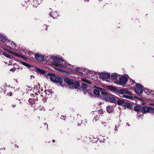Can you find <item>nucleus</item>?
<instances>
[{"mask_svg":"<svg viewBox=\"0 0 154 154\" xmlns=\"http://www.w3.org/2000/svg\"><path fill=\"white\" fill-rule=\"evenodd\" d=\"M72 85L73 88L76 89L78 88L80 86L79 83V82H74V81L73 84Z\"/></svg>","mask_w":154,"mask_h":154,"instance_id":"f3484780","label":"nucleus"},{"mask_svg":"<svg viewBox=\"0 0 154 154\" xmlns=\"http://www.w3.org/2000/svg\"><path fill=\"white\" fill-rule=\"evenodd\" d=\"M125 101L123 100H119V98L118 97V99L116 101L117 104L119 105H122L123 106V105H124V103L125 102Z\"/></svg>","mask_w":154,"mask_h":154,"instance_id":"aec40b11","label":"nucleus"},{"mask_svg":"<svg viewBox=\"0 0 154 154\" xmlns=\"http://www.w3.org/2000/svg\"><path fill=\"white\" fill-rule=\"evenodd\" d=\"M49 15L52 17H53V18H54V17H53V16L52 15V13L51 12H50L49 14Z\"/></svg>","mask_w":154,"mask_h":154,"instance_id":"a18cd8bd","label":"nucleus"},{"mask_svg":"<svg viewBox=\"0 0 154 154\" xmlns=\"http://www.w3.org/2000/svg\"><path fill=\"white\" fill-rule=\"evenodd\" d=\"M64 81L68 85H73L74 83V81L72 79H70L67 78H65L64 79Z\"/></svg>","mask_w":154,"mask_h":154,"instance_id":"9b49d317","label":"nucleus"},{"mask_svg":"<svg viewBox=\"0 0 154 154\" xmlns=\"http://www.w3.org/2000/svg\"><path fill=\"white\" fill-rule=\"evenodd\" d=\"M34 69L35 70V72L37 73H38L40 74H46V72L45 70H42L38 68L35 67Z\"/></svg>","mask_w":154,"mask_h":154,"instance_id":"4468645a","label":"nucleus"},{"mask_svg":"<svg viewBox=\"0 0 154 154\" xmlns=\"http://www.w3.org/2000/svg\"><path fill=\"white\" fill-rule=\"evenodd\" d=\"M35 58L38 61H43L44 60V56L38 53H35Z\"/></svg>","mask_w":154,"mask_h":154,"instance_id":"6e6552de","label":"nucleus"},{"mask_svg":"<svg viewBox=\"0 0 154 154\" xmlns=\"http://www.w3.org/2000/svg\"><path fill=\"white\" fill-rule=\"evenodd\" d=\"M45 125H47V128H48V125H47V123H45ZM47 130H48V129H47Z\"/></svg>","mask_w":154,"mask_h":154,"instance_id":"09e8293b","label":"nucleus"},{"mask_svg":"<svg viewBox=\"0 0 154 154\" xmlns=\"http://www.w3.org/2000/svg\"><path fill=\"white\" fill-rule=\"evenodd\" d=\"M51 57L52 59L56 62V64L57 66L60 68L65 67L64 65L66 64V61L64 62V64L63 62L61 63L64 61L62 57H60L58 56H51Z\"/></svg>","mask_w":154,"mask_h":154,"instance_id":"f03ea898","label":"nucleus"},{"mask_svg":"<svg viewBox=\"0 0 154 154\" xmlns=\"http://www.w3.org/2000/svg\"><path fill=\"white\" fill-rule=\"evenodd\" d=\"M149 107L143 106L142 107L141 111L143 113H145L146 112H148L149 111Z\"/></svg>","mask_w":154,"mask_h":154,"instance_id":"dca6fc26","label":"nucleus"},{"mask_svg":"<svg viewBox=\"0 0 154 154\" xmlns=\"http://www.w3.org/2000/svg\"><path fill=\"white\" fill-rule=\"evenodd\" d=\"M108 89L110 90L119 93V90L117 89L114 86H108Z\"/></svg>","mask_w":154,"mask_h":154,"instance_id":"a211bd4d","label":"nucleus"},{"mask_svg":"<svg viewBox=\"0 0 154 154\" xmlns=\"http://www.w3.org/2000/svg\"><path fill=\"white\" fill-rule=\"evenodd\" d=\"M142 107L140 106H136L134 107V109L135 111H141Z\"/></svg>","mask_w":154,"mask_h":154,"instance_id":"4be33fe9","label":"nucleus"},{"mask_svg":"<svg viewBox=\"0 0 154 154\" xmlns=\"http://www.w3.org/2000/svg\"><path fill=\"white\" fill-rule=\"evenodd\" d=\"M38 86L37 85H36L35 86V87H34V88H36L37 89H38L40 88V85L38 83Z\"/></svg>","mask_w":154,"mask_h":154,"instance_id":"4c0bfd02","label":"nucleus"},{"mask_svg":"<svg viewBox=\"0 0 154 154\" xmlns=\"http://www.w3.org/2000/svg\"><path fill=\"white\" fill-rule=\"evenodd\" d=\"M76 71L79 73H83V72L82 71V69L80 68H77L76 69Z\"/></svg>","mask_w":154,"mask_h":154,"instance_id":"c756f323","label":"nucleus"},{"mask_svg":"<svg viewBox=\"0 0 154 154\" xmlns=\"http://www.w3.org/2000/svg\"><path fill=\"white\" fill-rule=\"evenodd\" d=\"M7 39L5 36L2 35H0V40L2 42H5Z\"/></svg>","mask_w":154,"mask_h":154,"instance_id":"412c9836","label":"nucleus"},{"mask_svg":"<svg viewBox=\"0 0 154 154\" xmlns=\"http://www.w3.org/2000/svg\"><path fill=\"white\" fill-rule=\"evenodd\" d=\"M119 125H115V131H118L117 128L119 127Z\"/></svg>","mask_w":154,"mask_h":154,"instance_id":"58836bf2","label":"nucleus"},{"mask_svg":"<svg viewBox=\"0 0 154 154\" xmlns=\"http://www.w3.org/2000/svg\"><path fill=\"white\" fill-rule=\"evenodd\" d=\"M52 141L53 142H55V140H52Z\"/></svg>","mask_w":154,"mask_h":154,"instance_id":"864d4df0","label":"nucleus"},{"mask_svg":"<svg viewBox=\"0 0 154 154\" xmlns=\"http://www.w3.org/2000/svg\"><path fill=\"white\" fill-rule=\"evenodd\" d=\"M117 79V75L116 74L112 73L111 76V78L110 79V80H111V81H110L111 82H114V83H116V82L118 81Z\"/></svg>","mask_w":154,"mask_h":154,"instance_id":"9d476101","label":"nucleus"},{"mask_svg":"<svg viewBox=\"0 0 154 154\" xmlns=\"http://www.w3.org/2000/svg\"><path fill=\"white\" fill-rule=\"evenodd\" d=\"M3 87L4 88H5V86H3Z\"/></svg>","mask_w":154,"mask_h":154,"instance_id":"69168bd1","label":"nucleus"},{"mask_svg":"<svg viewBox=\"0 0 154 154\" xmlns=\"http://www.w3.org/2000/svg\"><path fill=\"white\" fill-rule=\"evenodd\" d=\"M28 101L29 104L31 105L35 103V101L32 98L29 99Z\"/></svg>","mask_w":154,"mask_h":154,"instance_id":"a878e982","label":"nucleus"},{"mask_svg":"<svg viewBox=\"0 0 154 154\" xmlns=\"http://www.w3.org/2000/svg\"><path fill=\"white\" fill-rule=\"evenodd\" d=\"M36 95H38V97L36 96L35 98V100L36 101H38V98H42L43 97V96L42 95L38 94H36Z\"/></svg>","mask_w":154,"mask_h":154,"instance_id":"bb28decb","label":"nucleus"},{"mask_svg":"<svg viewBox=\"0 0 154 154\" xmlns=\"http://www.w3.org/2000/svg\"><path fill=\"white\" fill-rule=\"evenodd\" d=\"M32 78H34V76H33V75H31V76H30V79H32Z\"/></svg>","mask_w":154,"mask_h":154,"instance_id":"49530a36","label":"nucleus"},{"mask_svg":"<svg viewBox=\"0 0 154 154\" xmlns=\"http://www.w3.org/2000/svg\"><path fill=\"white\" fill-rule=\"evenodd\" d=\"M4 148V150H5V148L4 147V148Z\"/></svg>","mask_w":154,"mask_h":154,"instance_id":"4d7b16f0","label":"nucleus"},{"mask_svg":"<svg viewBox=\"0 0 154 154\" xmlns=\"http://www.w3.org/2000/svg\"><path fill=\"white\" fill-rule=\"evenodd\" d=\"M128 81L127 78L125 76L122 77L120 78L119 82L118 81L116 82V84L122 85L123 87L125 86V84Z\"/></svg>","mask_w":154,"mask_h":154,"instance_id":"20e7f679","label":"nucleus"},{"mask_svg":"<svg viewBox=\"0 0 154 154\" xmlns=\"http://www.w3.org/2000/svg\"><path fill=\"white\" fill-rule=\"evenodd\" d=\"M46 100H47V99L45 98H42V100L44 101V102H46Z\"/></svg>","mask_w":154,"mask_h":154,"instance_id":"37998d69","label":"nucleus"},{"mask_svg":"<svg viewBox=\"0 0 154 154\" xmlns=\"http://www.w3.org/2000/svg\"><path fill=\"white\" fill-rule=\"evenodd\" d=\"M22 64L23 65H24L25 66L27 67L28 68L30 69L31 68H31L32 70H35V69H34L35 67H34V66H30V65H29V64L28 63H27L24 62H23L22 63Z\"/></svg>","mask_w":154,"mask_h":154,"instance_id":"6ab92c4d","label":"nucleus"},{"mask_svg":"<svg viewBox=\"0 0 154 154\" xmlns=\"http://www.w3.org/2000/svg\"><path fill=\"white\" fill-rule=\"evenodd\" d=\"M18 100L19 101H20V99H18Z\"/></svg>","mask_w":154,"mask_h":154,"instance_id":"13d9d810","label":"nucleus"},{"mask_svg":"<svg viewBox=\"0 0 154 154\" xmlns=\"http://www.w3.org/2000/svg\"><path fill=\"white\" fill-rule=\"evenodd\" d=\"M136 85L135 87V91L138 94H140L143 92V87L141 85L136 83Z\"/></svg>","mask_w":154,"mask_h":154,"instance_id":"7ed1b4c3","label":"nucleus"},{"mask_svg":"<svg viewBox=\"0 0 154 154\" xmlns=\"http://www.w3.org/2000/svg\"><path fill=\"white\" fill-rule=\"evenodd\" d=\"M28 54L30 55H31L32 54H34L32 53V52H30V51H29L28 52Z\"/></svg>","mask_w":154,"mask_h":154,"instance_id":"c03bdc74","label":"nucleus"},{"mask_svg":"<svg viewBox=\"0 0 154 154\" xmlns=\"http://www.w3.org/2000/svg\"><path fill=\"white\" fill-rule=\"evenodd\" d=\"M98 112L99 113L101 114H103L104 113V111L103 109H100L99 110Z\"/></svg>","mask_w":154,"mask_h":154,"instance_id":"7c9ffc66","label":"nucleus"},{"mask_svg":"<svg viewBox=\"0 0 154 154\" xmlns=\"http://www.w3.org/2000/svg\"><path fill=\"white\" fill-rule=\"evenodd\" d=\"M11 45H12V47L14 49L17 50L18 49L17 46L13 42H11Z\"/></svg>","mask_w":154,"mask_h":154,"instance_id":"393cba45","label":"nucleus"},{"mask_svg":"<svg viewBox=\"0 0 154 154\" xmlns=\"http://www.w3.org/2000/svg\"><path fill=\"white\" fill-rule=\"evenodd\" d=\"M30 95L31 96V97H34V94H30ZM34 97H35V96H34Z\"/></svg>","mask_w":154,"mask_h":154,"instance_id":"de8ad7c7","label":"nucleus"},{"mask_svg":"<svg viewBox=\"0 0 154 154\" xmlns=\"http://www.w3.org/2000/svg\"><path fill=\"white\" fill-rule=\"evenodd\" d=\"M88 94L89 95V96L90 97H93V95L92 94V92L91 91L89 90L88 91Z\"/></svg>","mask_w":154,"mask_h":154,"instance_id":"2f4dec72","label":"nucleus"},{"mask_svg":"<svg viewBox=\"0 0 154 154\" xmlns=\"http://www.w3.org/2000/svg\"><path fill=\"white\" fill-rule=\"evenodd\" d=\"M15 69H14V68H12L11 69H10V71H11L14 72L15 71Z\"/></svg>","mask_w":154,"mask_h":154,"instance_id":"79ce46f5","label":"nucleus"},{"mask_svg":"<svg viewBox=\"0 0 154 154\" xmlns=\"http://www.w3.org/2000/svg\"><path fill=\"white\" fill-rule=\"evenodd\" d=\"M100 77L103 79H107L110 77V74L108 73L102 72L100 73Z\"/></svg>","mask_w":154,"mask_h":154,"instance_id":"423d86ee","label":"nucleus"},{"mask_svg":"<svg viewBox=\"0 0 154 154\" xmlns=\"http://www.w3.org/2000/svg\"><path fill=\"white\" fill-rule=\"evenodd\" d=\"M101 95L103 99L107 101L110 94L106 92H101Z\"/></svg>","mask_w":154,"mask_h":154,"instance_id":"1a4fd4ad","label":"nucleus"},{"mask_svg":"<svg viewBox=\"0 0 154 154\" xmlns=\"http://www.w3.org/2000/svg\"><path fill=\"white\" fill-rule=\"evenodd\" d=\"M45 92L46 95H49L50 93H51V92H50L49 90H46L45 91Z\"/></svg>","mask_w":154,"mask_h":154,"instance_id":"c9c22d12","label":"nucleus"},{"mask_svg":"<svg viewBox=\"0 0 154 154\" xmlns=\"http://www.w3.org/2000/svg\"><path fill=\"white\" fill-rule=\"evenodd\" d=\"M81 80L84 82H86L89 84H91V82L89 80H88L86 79L85 78H82L81 79Z\"/></svg>","mask_w":154,"mask_h":154,"instance_id":"cd10ccee","label":"nucleus"},{"mask_svg":"<svg viewBox=\"0 0 154 154\" xmlns=\"http://www.w3.org/2000/svg\"><path fill=\"white\" fill-rule=\"evenodd\" d=\"M79 116V114H78L77 116Z\"/></svg>","mask_w":154,"mask_h":154,"instance_id":"e2e57ef3","label":"nucleus"},{"mask_svg":"<svg viewBox=\"0 0 154 154\" xmlns=\"http://www.w3.org/2000/svg\"><path fill=\"white\" fill-rule=\"evenodd\" d=\"M93 93L95 95L97 96L98 97H99L100 96V93L99 91L97 90H94Z\"/></svg>","mask_w":154,"mask_h":154,"instance_id":"5701e85b","label":"nucleus"},{"mask_svg":"<svg viewBox=\"0 0 154 154\" xmlns=\"http://www.w3.org/2000/svg\"><path fill=\"white\" fill-rule=\"evenodd\" d=\"M1 149H2H2H0V150H1Z\"/></svg>","mask_w":154,"mask_h":154,"instance_id":"0e129e2a","label":"nucleus"},{"mask_svg":"<svg viewBox=\"0 0 154 154\" xmlns=\"http://www.w3.org/2000/svg\"><path fill=\"white\" fill-rule=\"evenodd\" d=\"M132 82H133V83H136L135 82V81L134 80H132Z\"/></svg>","mask_w":154,"mask_h":154,"instance_id":"603ef678","label":"nucleus"},{"mask_svg":"<svg viewBox=\"0 0 154 154\" xmlns=\"http://www.w3.org/2000/svg\"><path fill=\"white\" fill-rule=\"evenodd\" d=\"M123 106L131 109L132 108V104L129 101H125Z\"/></svg>","mask_w":154,"mask_h":154,"instance_id":"ddd939ff","label":"nucleus"},{"mask_svg":"<svg viewBox=\"0 0 154 154\" xmlns=\"http://www.w3.org/2000/svg\"><path fill=\"white\" fill-rule=\"evenodd\" d=\"M127 124V125L128 126H130V125L128 123H126Z\"/></svg>","mask_w":154,"mask_h":154,"instance_id":"3c124183","label":"nucleus"},{"mask_svg":"<svg viewBox=\"0 0 154 154\" xmlns=\"http://www.w3.org/2000/svg\"><path fill=\"white\" fill-rule=\"evenodd\" d=\"M11 53H13V52H11Z\"/></svg>","mask_w":154,"mask_h":154,"instance_id":"052dcab7","label":"nucleus"},{"mask_svg":"<svg viewBox=\"0 0 154 154\" xmlns=\"http://www.w3.org/2000/svg\"><path fill=\"white\" fill-rule=\"evenodd\" d=\"M62 117H64V116H62Z\"/></svg>","mask_w":154,"mask_h":154,"instance_id":"bf43d9fd","label":"nucleus"},{"mask_svg":"<svg viewBox=\"0 0 154 154\" xmlns=\"http://www.w3.org/2000/svg\"><path fill=\"white\" fill-rule=\"evenodd\" d=\"M149 112L152 113H154V108L149 107Z\"/></svg>","mask_w":154,"mask_h":154,"instance_id":"f704fd0d","label":"nucleus"},{"mask_svg":"<svg viewBox=\"0 0 154 154\" xmlns=\"http://www.w3.org/2000/svg\"><path fill=\"white\" fill-rule=\"evenodd\" d=\"M20 103H21V102H20Z\"/></svg>","mask_w":154,"mask_h":154,"instance_id":"680f3d73","label":"nucleus"},{"mask_svg":"<svg viewBox=\"0 0 154 154\" xmlns=\"http://www.w3.org/2000/svg\"><path fill=\"white\" fill-rule=\"evenodd\" d=\"M82 88L84 89H86L87 88V85L85 83H82L81 84Z\"/></svg>","mask_w":154,"mask_h":154,"instance_id":"c85d7f7f","label":"nucleus"},{"mask_svg":"<svg viewBox=\"0 0 154 154\" xmlns=\"http://www.w3.org/2000/svg\"><path fill=\"white\" fill-rule=\"evenodd\" d=\"M15 106H16V105H12V106L13 107V108H14V107H15Z\"/></svg>","mask_w":154,"mask_h":154,"instance_id":"8fccbe9b","label":"nucleus"},{"mask_svg":"<svg viewBox=\"0 0 154 154\" xmlns=\"http://www.w3.org/2000/svg\"><path fill=\"white\" fill-rule=\"evenodd\" d=\"M85 1H89V0H84Z\"/></svg>","mask_w":154,"mask_h":154,"instance_id":"6e6d98bb","label":"nucleus"},{"mask_svg":"<svg viewBox=\"0 0 154 154\" xmlns=\"http://www.w3.org/2000/svg\"><path fill=\"white\" fill-rule=\"evenodd\" d=\"M123 97L128 99H131L132 98V97L131 96H129L127 95H123Z\"/></svg>","mask_w":154,"mask_h":154,"instance_id":"72a5a7b5","label":"nucleus"},{"mask_svg":"<svg viewBox=\"0 0 154 154\" xmlns=\"http://www.w3.org/2000/svg\"><path fill=\"white\" fill-rule=\"evenodd\" d=\"M88 91H89V90H87V91H84V94L85 95L87 94H88L87 92H88Z\"/></svg>","mask_w":154,"mask_h":154,"instance_id":"a19ab883","label":"nucleus"},{"mask_svg":"<svg viewBox=\"0 0 154 154\" xmlns=\"http://www.w3.org/2000/svg\"><path fill=\"white\" fill-rule=\"evenodd\" d=\"M106 111L108 113H111L114 112V109L112 106L109 105L106 107Z\"/></svg>","mask_w":154,"mask_h":154,"instance_id":"f8f14e48","label":"nucleus"},{"mask_svg":"<svg viewBox=\"0 0 154 154\" xmlns=\"http://www.w3.org/2000/svg\"><path fill=\"white\" fill-rule=\"evenodd\" d=\"M52 82H55L59 85H62L63 82V79L59 76H57L54 74L49 73L47 76Z\"/></svg>","mask_w":154,"mask_h":154,"instance_id":"f257e3e1","label":"nucleus"},{"mask_svg":"<svg viewBox=\"0 0 154 154\" xmlns=\"http://www.w3.org/2000/svg\"><path fill=\"white\" fill-rule=\"evenodd\" d=\"M14 54L16 56H17L19 57H22V58H24L23 57V56H22V55H21L20 54H17L16 53H14Z\"/></svg>","mask_w":154,"mask_h":154,"instance_id":"e433bc0d","label":"nucleus"},{"mask_svg":"<svg viewBox=\"0 0 154 154\" xmlns=\"http://www.w3.org/2000/svg\"><path fill=\"white\" fill-rule=\"evenodd\" d=\"M26 2H30L32 4H34L37 2V0H23Z\"/></svg>","mask_w":154,"mask_h":154,"instance_id":"b1692460","label":"nucleus"},{"mask_svg":"<svg viewBox=\"0 0 154 154\" xmlns=\"http://www.w3.org/2000/svg\"><path fill=\"white\" fill-rule=\"evenodd\" d=\"M119 94H128L131 95V92L128 91H127L124 89H120L119 90Z\"/></svg>","mask_w":154,"mask_h":154,"instance_id":"2eb2a0df","label":"nucleus"},{"mask_svg":"<svg viewBox=\"0 0 154 154\" xmlns=\"http://www.w3.org/2000/svg\"><path fill=\"white\" fill-rule=\"evenodd\" d=\"M12 95V93L11 92H9L8 93V95L11 96Z\"/></svg>","mask_w":154,"mask_h":154,"instance_id":"ea45409f","label":"nucleus"},{"mask_svg":"<svg viewBox=\"0 0 154 154\" xmlns=\"http://www.w3.org/2000/svg\"><path fill=\"white\" fill-rule=\"evenodd\" d=\"M2 54L3 55L6 57H9V58L10 57V56L9 54H7V53H6L5 52H4L2 53Z\"/></svg>","mask_w":154,"mask_h":154,"instance_id":"473e14b6","label":"nucleus"},{"mask_svg":"<svg viewBox=\"0 0 154 154\" xmlns=\"http://www.w3.org/2000/svg\"><path fill=\"white\" fill-rule=\"evenodd\" d=\"M102 0H99V2H101L102 1Z\"/></svg>","mask_w":154,"mask_h":154,"instance_id":"5fc2aeb1","label":"nucleus"},{"mask_svg":"<svg viewBox=\"0 0 154 154\" xmlns=\"http://www.w3.org/2000/svg\"><path fill=\"white\" fill-rule=\"evenodd\" d=\"M98 112H97L94 111L91 113L92 116L94 117L93 118V122H96L97 120H99L100 116L98 114H97Z\"/></svg>","mask_w":154,"mask_h":154,"instance_id":"39448f33","label":"nucleus"},{"mask_svg":"<svg viewBox=\"0 0 154 154\" xmlns=\"http://www.w3.org/2000/svg\"><path fill=\"white\" fill-rule=\"evenodd\" d=\"M118 97L115 96L110 95L107 101H109L113 103H116Z\"/></svg>","mask_w":154,"mask_h":154,"instance_id":"0eeeda50","label":"nucleus"}]
</instances>
